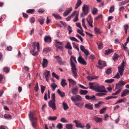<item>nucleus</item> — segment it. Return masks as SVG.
Masks as SVG:
<instances>
[{"label":"nucleus","mask_w":129,"mask_h":129,"mask_svg":"<svg viewBox=\"0 0 129 129\" xmlns=\"http://www.w3.org/2000/svg\"><path fill=\"white\" fill-rule=\"evenodd\" d=\"M89 88L98 92H107L105 87L101 85L98 83H89Z\"/></svg>","instance_id":"obj_1"},{"label":"nucleus","mask_w":129,"mask_h":129,"mask_svg":"<svg viewBox=\"0 0 129 129\" xmlns=\"http://www.w3.org/2000/svg\"><path fill=\"white\" fill-rule=\"evenodd\" d=\"M74 61L75 63H77L75 57L73 56H71L70 59V65L71 67V71L72 76L75 78H76L78 76V71L76 67V66L72 60Z\"/></svg>","instance_id":"obj_2"},{"label":"nucleus","mask_w":129,"mask_h":129,"mask_svg":"<svg viewBox=\"0 0 129 129\" xmlns=\"http://www.w3.org/2000/svg\"><path fill=\"white\" fill-rule=\"evenodd\" d=\"M29 116V120L31 122L33 127L35 128H36L37 126L38 122L36 121L37 118L35 117L34 113L30 112Z\"/></svg>","instance_id":"obj_3"},{"label":"nucleus","mask_w":129,"mask_h":129,"mask_svg":"<svg viewBox=\"0 0 129 129\" xmlns=\"http://www.w3.org/2000/svg\"><path fill=\"white\" fill-rule=\"evenodd\" d=\"M124 66V62L123 60L122 63L121 64V66L118 67V72L119 73L120 75L121 76H122L123 75Z\"/></svg>","instance_id":"obj_4"},{"label":"nucleus","mask_w":129,"mask_h":129,"mask_svg":"<svg viewBox=\"0 0 129 129\" xmlns=\"http://www.w3.org/2000/svg\"><path fill=\"white\" fill-rule=\"evenodd\" d=\"M71 99L75 103L76 102V101L77 102L81 101L82 100V98L80 95H77L75 96H72L71 98Z\"/></svg>","instance_id":"obj_5"},{"label":"nucleus","mask_w":129,"mask_h":129,"mask_svg":"<svg viewBox=\"0 0 129 129\" xmlns=\"http://www.w3.org/2000/svg\"><path fill=\"white\" fill-rule=\"evenodd\" d=\"M73 122L76 124V126L77 127L82 128L85 127L84 124L81 123L78 120H74L73 121Z\"/></svg>","instance_id":"obj_6"},{"label":"nucleus","mask_w":129,"mask_h":129,"mask_svg":"<svg viewBox=\"0 0 129 129\" xmlns=\"http://www.w3.org/2000/svg\"><path fill=\"white\" fill-rule=\"evenodd\" d=\"M86 20L89 25L91 27H93L92 23L93 22V20L92 18L90 15H89L88 17L86 18Z\"/></svg>","instance_id":"obj_7"},{"label":"nucleus","mask_w":129,"mask_h":129,"mask_svg":"<svg viewBox=\"0 0 129 129\" xmlns=\"http://www.w3.org/2000/svg\"><path fill=\"white\" fill-rule=\"evenodd\" d=\"M82 10L84 15H86L89 12V8L87 6L84 5L82 8Z\"/></svg>","instance_id":"obj_8"},{"label":"nucleus","mask_w":129,"mask_h":129,"mask_svg":"<svg viewBox=\"0 0 129 129\" xmlns=\"http://www.w3.org/2000/svg\"><path fill=\"white\" fill-rule=\"evenodd\" d=\"M43 75L45 76L47 81L48 82L49 80V77L50 76V72L46 70L44 73Z\"/></svg>","instance_id":"obj_9"},{"label":"nucleus","mask_w":129,"mask_h":129,"mask_svg":"<svg viewBox=\"0 0 129 129\" xmlns=\"http://www.w3.org/2000/svg\"><path fill=\"white\" fill-rule=\"evenodd\" d=\"M49 106L54 110L56 109V106L55 101L50 100L48 103Z\"/></svg>","instance_id":"obj_10"},{"label":"nucleus","mask_w":129,"mask_h":129,"mask_svg":"<svg viewBox=\"0 0 129 129\" xmlns=\"http://www.w3.org/2000/svg\"><path fill=\"white\" fill-rule=\"evenodd\" d=\"M56 60L57 62L60 65L64 64L65 63V61H62V59L59 56H57L55 57Z\"/></svg>","instance_id":"obj_11"},{"label":"nucleus","mask_w":129,"mask_h":129,"mask_svg":"<svg viewBox=\"0 0 129 129\" xmlns=\"http://www.w3.org/2000/svg\"><path fill=\"white\" fill-rule=\"evenodd\" d=\"M98 64L100 66H98V67L99 68L102 69L103 68L106 66V62L104 61H101L100 60H99L98 62Z\"/></svg>","instance_id":"obj_12"},{"label":"nucleus","mask_w":129,"mask_h":129,"mask_svg":"<svg viewBox=\"0 0 129 129\" xmlns=\"http://www.w3.org/2000/svg\"><path fill=\"white\" fill-rule=\"evenodd\" d=\"M72 10V7L68 8L64 12L63 14V16L65 17L68 15L70 13Z\"/></svg>","instance_id":"obj_13"},{"label":"nucleus","mask_w":129,"mask_h":129,"mask_svg":"<svg viewBox=\"0 0 129 129\" xmlns=\"http://www.w3.org/2000/svg\"><path fill=\"white\" fill-rule=\"evenodd\" d=\"M78 62L84 65L87 64L86 61L81 56H80L78 57Z\"/></svg>","instance_id":"obj_14"},{"label":"nucleus","mask_w":129,"mask_h":129,"mask_svg":"<svg viewBox=\"0 0 129 129\" xmlns=\"http://www.w3.org/2000/svg\"><path fill=\"white\" fill-rule=\"evenodd\" d=\"M48 61L47 59L43 58L42 63V65L43 68L46 67L48 65Z\"/></svg>","instance_id":"obj_15"},{"label":"nucleus","mask_w":129,"mask_h":129,"mask_svg":"<svg viewBox=\"0 0 129 129\" xmlns=\"http://www.w3.org/2000/svg\"><path fill=\"white\" fill-rule=\"evenodd\" d=\"M129 94V90L125 89L123 90L121 93V97H122L125 96Z\"/></svg>","instance_id":"obj_16"},{"label":"nucleus","mask_w":129,"mask_h":129,"mask_svg":"<svg viewBox=\"0 0 129 129\" xmlns=\"http://www.w3.org/2000/svg\"><path fill=\"white\" fill-rule=\"evenodd\" d=\"M85 108L90 110H92L93 109V105L90 103H87L85 105Z\"/></svg>","instance_id":"obj_17"},{"label":"nucleus","mask_w":129,"mask_h":129,"mask_svg":"<svg viewBox=\"0 0 129 129\" xmlns=\"http://www.w3.org/2000/svg\"><path fill=\"white\" fill-rule=\"evenodd\" d=\"M104 104V103L102 101H99L97 104H94V107L96 108H99L101 105Z\"/></svg>","instance_id":"obj_18"},{"label":"nucleus","mask_w":129,"mask_h":129,"mask_svg":"<svg viewBox=\"0 0 129 129\" xmlns=\"http://www.w3.org/2000/svg\"><path fill=\"white\" fill-rule=\"evenodd\" d=\"M44 40L45 42L50 43L51 41V37L50 36H46L44 38Z\"/></svg>","instance_id":"obj_19"},{"label":"nucleus","mask_w":129,"mask_h":129,"mask_svg":"<svg viewBox=\"0 0 129 129\" xmlns=\"http://www.w3.org/2000/svg\"><path fill=\"white\" fill-rule=\"evenodd\" d=\"M75 105L77 107H79L80 108H82L84 106V103L83 102H78L76 103L75 102L74 103Z\"/></svg>","instance_id":"obj_20"},{"label":"nucleus","mask_w":129,"mask_h":129,"mask_svg":"<svg viewBox=\"0 0 129 129\" xmlns=\"http://www.w3.org/2000/svg\"><path fill=\"white\" fill-rule=\"evenodd\" d=\"M68 80L69 82V86L70 87L71 85H75L76 84V82L73 80L71 79H68Z\"/></svg>","instance_id":"obj_21"},{"label":"nucleus","mask_w":129,"mask_h":129,"mask_svg":"<svg viewBox=\"0 0 129 129\" xmlns=\"http://www.w3.org/2000/svg\"><path fill=\"white\" fill-rule=\"evenodd\" d=\"M93 119L97 122H102L103 120L102 118H98L97 117H94Z\"/></svg>","instance_id":"obj_22"},{"label":"nucleus","mask_w":129,"mask_h":129,"mask_svg":"<svg viewBox=\"0 0 129 129\" xmlns=\"http://www.w3.org/2000/svg\"><path fill=\"white\" fill-rule=\"evenodd\" d=\"M105 54L106 55H108L113 51V50L112 49H108L105 51Z\"/></svg>","instance_id":"obj_23"},{"label":"nucleus","mask_w":129,"mask_h":129,"mask_svg":"<svg viewBox=\"0 0 129 129\" xmlns=\"http://www.w3.org/2000/svg\"><path fill=\"white\" fill-rule=\"evenodd\" d=\"M76 13V11H74V12L72 13L71 15L68 16L67 18H66V19L67 21H69L70 20L71 18L73 17L75 15V13Z\"/></svg>","instance_id":"obj_24"},{"label":"nucleus","mask_w":129,"mask_h":129,"mask_svg":"<svg viewBox=\"0 0 129 129\" xmlns=\"http://www.w3.org/2000/svg\"><path fill=\"white\" fill-rule=\"evenodd\" d=\"M82 2L81 0H77V3L76 4L75 9H77L78 7L81 4Z\"/></svg>","instance_id":"obj_25"},{"label":"nucleus","mask_w":129,"mask_h":129,"mask_svg":"<svg viewBox=\"0 0 129 129\" xmlns=\"http://www.w3.org/2000/svg\"><path fill=\"white\" fill-rule=\"evenodd\" d=\"M96 93L95 95L99 96H102L107 94V92H100Z\"/></svg>","instance_id":"obj_26"},{"label":"nucleus","mask_w":129,"mask_h":129,"mask_svg":"<svg viewBox=\"0 0 129 129\" xmlns=\"http://www.w3.org/2000/svg\"><path fill=\"white\" fill-rule=\"evenodd\" d=\"M129 2V0H126L119 3V6L123 5Z\"/></svg>","instance_id":"obj_27"},{"label":"nucleus","mask_w":129,"mask_h":129,"mask_svg":"<svg viewBox=\"0 0 129 129\" xmlns=\"http://www.w3.org/2000/svg\"><path fill=\"white\" fill-rule=\"evenodd\" d=\"M96 43L99 49H101L103 48V44L102 42H98Z\"/></svg>","instance_id":"obj_28"},{"label":"nucleus","mask_w":129,"mask_h":129,"mask_svg":"<svg viewBox=\"0 0 129 129\" xmlns=\"http://www.w3.org/2000/svg\"><path fill=\"white\" fill-rule=\"evenodd\" d=\"M88 93V91L86 90H81L80 91L79 93L81 95H85Z\"/></svg>","instance_id":"obj_29"},{"label":"nucleus","mask_w":129,"mask_h":129,"mask_svg":"<svg viewBox=\"0 0 129 129\" xmlns=\"http://www.w3.org/2000/svg\"><path fill=\"white\" fill-rule=\"evenodd\" d=\"M57 92L59 94L61 97H63L64 96L65 94L64 92H61L59 89H58Z\"/></svg>","instance_id":"obj_30"},{"label":"nucleus","mask_w":129,"mask_h":129,"mask_svg":"<svg viewBox=\"0 0 129 129\" xmlns=\"http://www.w3.org/2000/svg\"><path fill=\"white\" fill-rule=\"evenodd\" d=\"M61 84L63 87H64L66 85H67V84L66 82V80L64 79H62Z\"/></svg>","instance_id":"obj_31"},{"label":"nucleus","mask_w":129,"mask_h":129,"mask_svg":"<svg viewBox=\"0 0 129 129\" xmlns=\"http://www.w3.org/2000/svg\"><path fill=\"white\" fill-rule=\"evenodd\" d=\"M62 104L64 110H66L69 108V107L68 106L67 104L64 102H63Z\"/></svg>","instance_id":"obj_32"},{"label":"nucleus","mask_w":129,"mask_h":129,"mask_svg":"<svg viewBox=\"0 0 129 129\" xmlns=\"http://www.w3.org/2000/svg\"><path fill=\"white\" fill-rule=\"evenodd\" d=\"M51 50L50 48L49 47H47L44 48L43 50V52L45 53H47L48 52L50 51Z\"/></svg>","instance_id":"obj_33"},{"label":"nucleus","mask_w":129,"mask_h":129,"mask_svg":"<svg viewBox=\"0 0 129 129\" xmlns=\"http://www.w3.org/2000/svg\"><path fill=\"white\" fill-rule=\"evenodd\" d=\"M57 118V117L55 116L53 117L50 116L48 118V120L50 121H54L56 120Z\"/></svg>","instance_id":"obj_34"},{"label":"nucleus","mask_w":129,"mask_h":129,"mask_svg":"<svg viewBox=\"0 0 129 129\" xmlns=\"http://www.w3.org/2000/svg\"><path fill=\"white\" fill-rule=\"evenodd\" d=\"M36 42H33L32 46L33 49L30 51L31 52H33L35 51L36 49Z\"/></svg>","instance_id":"obj_35"},{"label":"nucleus","mask_w":129,"mask_h":129,"mask_svg":"<svg viewBox=\"0 0 129 129\" xmlns=\"http://www.w3.org/2000/svg\"><path fill=\"white\" fill-rule=\"evenodd\" d=\"M126 99L125 98H124L122 99H121L118 100L115 103V104H116L118 103H122V102H125Z\"/></svg>","instance_id":"obj_36"},{"label":"nucleus","mask_w":129,"mask_h":129,"mask_svg":"<svg viewBox=\"0 0 129 129\" xmlns=\"http://www.w3.org/2000/svg\"><path fill=\"white\" fill-rule=\"evenodd\" d=\"M78 88H75L73 89L72 90V91L73 94H76L78 93Z\"/></svg>","instance_id":"obj_37"},{"label":"nucleus","mask_w":129,"mask_h":129,"mask_svg":"<svg viewBox=\"0 0 129 129\" xmlns=\"http://www.w3.org/2000/svg\"><path fill=\"white\" fill-rule=\"evenodd\" d=\"M126 83L125 82L121 80L119 81L117 84H118V85H119L120 86H121L123 87V86L126 84Z\"/></svg>","instance_id":"obj_38"},{"label":"nucleus","mask_w":129,"mask_h":129,"mask_svg":"<svg viewBox=\"0 0 129 129\" xmlns=\"http://www.w3.org/2000/svg\"><path fill=\"white\" fill-rule=\"evenodd\" d=\"M3 71L6 73H8L10 71V69L8 68L5 67L3 69Z\"/></svg>","instance_id":"obj_39"},{"label":"nucleus","mask_w":129,"mask_h":129,"mask_svg":"<svg viewBox=\"0 0 129 129\" xmlns=\"http://www.w3.org/2000/svg\"><path fill=\"white\" fill-rule=\"evenodd\" d=\"M65 47L66 48L69 49H72V47L69 42L67 43V45L65 46Z\"/></svg>","instance_id":"obj_40"},{"label":"nucleus","mask_w":129,"mask_h":129,"mask_svg":"<svg viewBox=\"0 0 129 129\" xmlns=\"http://www.w3.org/2000/svg\"><path fill=\"white\" fill-rule=\"evenodd\" d=\"M118 56V55L117 54L115 53L112 58L113 60L114 61H115L117 60Z\"/></svg>","instance_id":"obj_41"},{"label":"nucleus","mask_w":129,"mask_h":129,"mask_svg":"<svg viewBox=\"0 0 129 129\" xmlns=\"http://www.w3.org/2000/svg\"><path fill=\"white\" fill-rule=\"evenodd\" d=\"M51 86L53 90L54 91L56 88L57 87V86L55 83H53L51 85Z\"/></svg>","instance_id":"obj_42"},{"label":"nucleus","mask_w":129,"mask_h":129,"mask_svg":"<svg viewBox=\"0 0 129 129\" xmlns=\"http://www.w3.org/2000/svg\"><path fill=\"white\" fill-rule=\"evenodd\" d=\"M89 100H91V101H95L96 100H97V99L96 98L95 96L94 95L90 96Z\"/></svg>","instance_id":"obj_43"},{"label":"nucleus","mask_w":129,"mask_h":129,"mask_svg":"<svg viewBox=\"0 0 129 129\" xmlns=\"http://www.w3.org/2000/svg\"><path fill=\"white\" fill-rule=\"evenodd\" d=\"M75 14H76V16L73 19V21L74 22H76L78 20V14L77 13H75Z\"/></svg>","instance_id":"obj_44"},{"label":"nucleus","mask_w":129,"mask_h":129,"mask_svg":"<svg viewBox=\"0 0 129 129\" xmlns=\"http://www.w3.org/2000/svg\"><path fill=\"white\" fill-rule=\"evenodd\" d=\"M35 11V10L34 9H30L27 10L26 11V12L27 13H33Z\"/></svg>","instance_id":"obj_45"},{"label":"nucleus","mask_w":129,"mask_h":129,"mask_svg":"<svg viewBox=\"0 0 129 129\" xmlns=\"http://www.w3.org/2000/svg\"><path fill=\"white\" fill-rule=\"evenodd\" d=\"M123 28L125 31V33L126 34H127V29L129 28V26L127 24L125 25L124 26Z\"/></svg>","instance_id":"obj_46"},{"label":"nucleus","mask_w":129,"mask_h":129,"mask_svg":"<svg viewBox=\"0 0 129 129\" xmlns=\"http://www.w3.org/2000/svg\"><path fill=\"white\" fill-rule=\"evenodd\" d=\"M70 39L72 41H75L77 42H79V41L75 38L74 37H69Z\"/></svg>","instance_id":"obj_47"},{"label":"nucleus","mask_w":129,"mask_h":129,"mask_svg":"<svg viewBox=\"0 0 129 129\" xmlns=\"http://www.w3.org/2000/svg\"><path fill=\"white\" fill-rule=\"evenodd\" d=\"M67 29L69 31V34H70L72 33L73 31L72 27L69 25H68L67 27Z\"/></svg>","instance_id":"obj_48"},{"label":"nucleus","mask_w":129,"mask_h":129,"mask_svg":"<svg viewBox=\"0 0 129 129\" xmlns=\"http://www.w3.org/2000/svg\"><path fill=\"white\" fill-rule=\"evenodd\" d=\"M4 116V118L7 119H10L11 118V116L10 114H5Z\"/></svg>","instance_id":"obj_49"},{"label":"nucleus","mask_w":129,"mask_h":129,"mask_svg":"<svg viewBox=\"0 0 129 129\" xmlns=\"http://www.w3.org/2000/svg\"><path fill=\"white\" fill-rule=\"evenodd\" d=\"M52 76L56 78L57 79L59 80V77L55 73L53 72L52 73Z\"/></svg>","instance_id":"obj_50"},{"label":"nucleus","mask_w":129,"mask_h":129,"mask_svg":"<svg viewBox=\"0 0 129 129\" xmlns=\"http://www.w3.org/2000/svg\"><path fill=\"white\" fill-rule=\"evenodd\" d=\"M41 92L42 94H43L45 89L46 87L45 86L42 85H41Z\"/></svg>","instance_id":"obj_51"},{"label":"nucleus","mask_w":129,"mask_h":129,"mask_svg":"<svg viewBox=\"0 0 129 129\" xmlns=\"http://www.w3.org/2000/svg\"><path fill=\"white\" fill-rule=\"evenodd\" d=\"M114 80L113 79H108L105 81V82L108 83H111L114 81Z\"/></svg>","instance_id":"obj_52"},{"label":"nucleus","mask_w":129,"mask_h":129,"mask_svg":"<svg viewBox=\"0 0 129 129\" xmlns=\"http://www.w3.org/2000/svg\"><path fill=\"white\" fill-rule=\"evenodd\" d=\"M53 15L57 19H60L61 18V17L58 14L53 13Z\"/></svg>","instance_id":"obj_53"},{"label":"nucleus","mask_w":129,"mask_h":129,"mask_svg":"<svg viewBox=\"0 0 129 129\" xmlns=\"http://www.w3.org/2000/svg\"><path fill=\"white\" fill-rule=\"evenodd\" d=\"M94 30L95 33L97 34H100L101 33L100 31V29L96 27H95Z\"/></svg>","instance_id":"obj_54"},{"label":"nucleus","mask_w":129,"mask_h":129,"mask_svg":"<svg viewBox=\"0 0 129 129\" xmlns=\"http://www.w3.org/2000/svg\"><path fill=\"white\" fill-rule=\"evenodd\" d=\"M44 19L43 18H39L38 19V21L41 25H42L44 23Z\"/></svg>","instance_id":"obj_55"},{"label":"nucleus","mask_w":129,"mask_h":129,"mask_svg":"<svg viewBox=\"0 0 129 129\" xmlns=\"http://www.w3.org/2000/svg\"><path fill=\"white\" fill-rule=\"evenodd\" d=\"M114 10V6H112L110 8L109 12L110 13H112Z\"/></svg>","instance_id":"obj_56"},{"label":"nucleus","mask_w":129,"mask_h":129,"mask_svg":"<svg viewBox=\"0 0 129 129\" xmlns=\"http://www.w3.org/2000/svg\"><path fill=\"white\" fill-rule=\"evenodd\" d=\"M39 89L38 84V83H37L36 85L34 87V89L37 92L38 91Z\"/></svg>","instance_id":"obj_57"},{"label":"nucleus","mask_w":129,"mask_h":129,"mask_svg":"<svg viewBox=\"0 0 129 129\" xmlns=\"http://www.w3.org/2000/svg\"><path fill=\"white\" fill-rule=\"evenodd\" d=\"M98 11L97 9L96 8H94L92 10V13L94 14H95Z\"/></svg>","instance_id":"obj_58"},{"label":"nucleus","mask_w":129,"mask_h":129,"mask_svg":"<svg viewBox=\"0 0 129 129\" xmlns=\"http://www.w3.org/2000/svg\"><path fill=\"white\" fill-rule=\"evenodd\" d=\"M60 121L63 123H66L67 122V120L64 118H61L60 119Z\"/></svg>","instance_id":"obj_59"},{"label":"nucleus","mask_w":129,"mask_h":129,"mask_svg":"<svg viewBox=\"0 0 129 129\" xmlns=\"http://www.w3.org/2000/svg\"><path fill=\"white\" fill-rule=\"evenodd\" d=\"M111 72V68H109L107 69L106 71V73L108 74H110Z\"/></svg>","instance_id":"obj_60"},{"label":"nucleus","mask_w":129,"mask_h":129,"mask_svg":"<svg viewBox=\"0 0 129 129\" xmlns=\"http://www.w3.org/2000/svg\"><path fill=\"white\" fill-rule=\"evenodd\" d=\"M64 6L63 5L60 7L59 9V11L60 12H62L64 11Z\"/></svg>","instance_id":"obj_61"},{"label":"nucleus","mask_w":129,"mask_h":129,"mask_svg":"<svg viewBox=\"0 0 129 129\" xmlns=\"http://www.w3.org/2000/svg\"><path fill=\"white\" fill-rule=\"evenodd\" d=\"M106 110V108H104L101 109V110L100 111V114H102L103 113L104 111Z\"/></svg>","instance_id":"obj_62"},{"label":"nucleus","mask_w":129,"mask_h":129,"mask_svg":"<svg viewBox=\"0 0 129 129\" xmlns=\"http://www.w3.org/2000/svg\"><path fill=\"white\" fill-rule=\"evenodd\" d=\"M76 25L78 27L80 28L81 30L83 31V29L81 26V24L79 23H76Z\"/></svg>","instance_id":"obj_63"},{"label":"nucleus","mask_w":129,"mask_h":129,"mask_svg":"<svg viewBox=\"0 0 129 129\" xmlns=\"http://www.w3.org/2000/svg\"><path fill=\"white\" fill-rule=\"evenodd\" d=\"M57 127L59 129H61L62 128V124L59 123L58 124L57 126Z\"/></svg>","instance_id":"obj_64"}]
</instances>
